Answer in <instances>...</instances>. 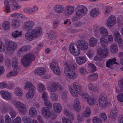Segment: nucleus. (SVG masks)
<instances>
[{"instance_id":"obj_1","label":"nucleus","mask_w":123,"mask_h":123,"mask_svg":"<svg viewBox=\"0 0 123 123\" xmlns=\"http://www.w3.org/2000/svg\"><path fill=\"white\" fill-rule=\"evenodd\" d=\"M68 88L71 95L74 97H77L79 94L81 96L83 99L86 100L90 105H93L97 103V98L91 97L88 93H83L81 86L77 82H73L72 86L71 85L68 86Z\"/></svg>"},{"instance_id":"obj_2","label":"nucleus","mask_w":123,"mask_h":123,"mask_svg":"<svg viewBox=\"0 0 123 123\" xmlns=\"http://www.w3.org/2000/svg\"><path fill=\"white\" fill-rule=\"evenodd\" d=\"M64 73L67 77L71 79L76 77V73L71 70L70 67L73 69H76L77 67V64L75 62H66L64 64Z\"/></svg>"},{"instance_id":"obj_3","label":"nucleus","mask_w":123,"mask_h":123,"mask_svg":"<svg viewBox=\"0 0 123 123\" xmlns=\"http://www.w3.org/2000/svg\"><path fill=\"white\" fill-rule=\"evenodd\" d=\"M17 46V44L12 42H7L4 46L3 43L0 41V52L6 51V53L10 55L13 54Z\"/></svg>"},{"instance_id":"obj_4","label":"nucleus","mask_w":123,"mask_h":123,"mask_svg":"<svg viewBox=\"0 0 123 123\" xmlns=\"http://www.w3.org/2000/svg\"><path fill=\"white\" fill-rule=\"evenodd\" d=\"M42 29L41 27L36 28L32 29L30 32H26L25 35V38L28 40L32 41L34 37L37 38L41 34Z\"/></svg>"},{"instance_id":"obj_5","label":"nucleus","mask_w":123,"mask_h":123,"mask_svg":"<svg viewBox=\"0 0 123 123\" xmlns=\"http://www.w3.org/2000/svg\"><path fill=\"white\" fill-rule=\"evenodd\" d=\"M3 105L2 106L1 112L3 113L9 112L12 118H14L17 115V113L9 104L5 101L2 102Z\"/></svg>"},{"instance_id":"obj_6","label":"nucleus","mask_w":123,"mask_h":123,"mask_svg":"<svg viewBox=\"0 0 123 123\" xmlns=\"http://www.w3.org/2000/svg\"><path fill=\"white\" fill-rule=\"evenodd\" d=\"M11 103L15 107L18 109L19 113L23 115H25L27 112V109L25 105L22 103L16 101L15 99H12Z\"/></svg>"},{"instance_id":"obj_7","label":"nucleus","mask_w":123,"mask_h":123,"mask_svg":"<svg viewBox=\"0 0 123 123\" xmlns=\"http://www.w3.org/2000/svg\"><path fill=\"white\" fill-rule=\"evenodd\" d=\"M48 90L51 92H55L56 90H61L63 87L59 83L57 82H52L48 83L47 86Z\"/></svg>"},{"instance_id":"obj_8","label":"nucleus","mask_w":123,"mask_h":123,"mask_svg":"<svg viewBox=\"0 0 123 123\" xmlns=\"http://www.w3.org/2000/svg\"><path fill=\"white\" fill-rule=\"evenodd\" d=\"M107 96L105 93H103L100 94L98 99L99 105L100 107L105 108L110 104L107 102Z\"/></svg>"},{"instance_id":"obj_9","label":"nucleus","mask_w":123,"mask_h":123,"mask_svg":"<svg viewBox=\"0 0 123 123\" xmlns=\"http://www.w3.org/2000/svg\"><path fill=\"white\" fill-rule=\"evenodd\" d=\"M64 113L69 119L67 118H62V120L63 123H72L71 120H73L74 119L73 114L66 109H65L64 111Z\"/></svg>"},{"instance_id":"obj_10","label":"nucleus","mask_w":123,"mask_h":123,"mask_svg":"<svg viewBox=\"0 0 123 123\" xmlns=\"http://www.w3.org/2000/svg\"><path fill=\"white\" fill-rule=\"evenodd\" d=\"M86 8L82 5H79L76 8V14L80 18L85 15L87 12Z\"/></svg>"},{"instance_id":"obj_11","label":"nucleus","mask_w":123,"mask_h":123,"mask_svg":"<svg viewBox=\"0 0 123 123\" xmlns=\"http://www.w3.org/2000/svg\"><path fill=\"white\" fill-rule=\"evenodd\" d=\"M77 43V47L78 49L84 50L88 49V44L86 41L84 40H80Z\"/></svg>"},{"instance_id":"obj_12","label":"nucleus","mask_w":123,"mask_h":123,"mask_svg":"<svg viewBox=\"0 0 123 123\" xmlns=\"http://www.w3.org/2000/svg\"><path fill=\"white\" fill-rule=\"evenodd\" d=\"M35 25L34 22L31 20H28L25 21L24 24V28L25 30L29 31L31 30Z\"/></svg>"},{"instance_id":"obj_13","label":"nucleus","mask_w":123,"mask_h":123,"mask_svg":"<svg viewBox=\"0 0 123 123\" xmlns=\"http://www.w3.org/2000/svg\"><path fill=\"white\" fill-rule=\"evenodd\" d=\"M77 47V44L75 43H72L70 44L69 46V50L70 52L73 55L75 56H78L80 54V50L78 49L76 50L75 52V50H76V48Z\"/></svg>"},{"instance_id":"obj_14","label":"nucleus","mask_w":123,"mask_h":123,"mask_svg":"<svg viewBox=\"0 0 123 123\" xmlns=\"http://www.w3.org/2000/svg\"><path fill=\"white\" fill-rule=\"evenodd\" d=\"M108 49L106 47H100L98 50V53L101 57H105L108 54Z\"/></svg>"},{"instance_id":"obj_15","label":"nucleus","mask_w":123,"mask_h":123,"mask_svg":"<svg viewBox=\"0 0 123 123\" xmlns=\"http://www.w3.org/2000/svg\"><path fill=\"white\" fill-rule=\"evenodd\" d=\"M50 109L46 107H44L42 108L41 113L44 118L48 119L50 117L51 113Z\"/></svg>"},{"instance_id":"obj_16","label":"nucleus","mask_w":123,"mask_h":123,"mask_svg":"<svg viewBox=\"0 0 123 123\" xmlns=\"http://www.w3.org/2000/svg\"><path fill=\"white\" fill-rule=\"evenodd\" d=\"M35 58L34 55L31 54L27 53L23 55L21 59V62L33 61Z\"/></svg>"},{"instance_id":"obj_17","label":"nucleus","mask_w":123,"mask_h":123,"mask_svg":"<svg viewBox=\"0 0 123 123\" xmlns=\"http://www.w3.org/2000/svg\"><path fill=\"white\" fill-rule=\"evenodd\" d=\"M50 67L53 70L55 74L57 75L60 74V71L56 62H52L50 64Z\"/></svg>"},{"instance_id":"obj_18","label":"nucleus","mask_w":123,"mask_h":123,"mask_svg":"<svg viewBox=\"0 0 123 123\" xmlns=\"http://www.w3.org/2000/svg\"><path fill=\"white\" fill-rule=\"evenodd\" d=\"M46 72V69L43 67H40L35 69L34 71V74L36 75L41 76L44 75Z\"/></svg>"},{"instance_id":"obj_19","label":"nucleus","mask_w":123,"mask_h":123,"mask_svg":"<svg viewBox=\"0 0 123 123\" xmlns=\"http://www.w3.org/2000/svg\"><path fill=\"white\" fill-rule=\"evenodd\" d=\"M0 94L4 99L9 100L11 99L12 94L7 91L1 90L0 91Z\"/></svg>"},{"instance_id":"obj_20","label":"nucleus","mask_w":123,"mask_h":123,"mask_svg":"<svg viewBox=\"0 0 123 123\" xmlns=\"http://www.w3.org/2000/svg\"><path fill=\"white\" fill-rule=\"evenodd\" d=\"M53 9L54 11L57 14L62 13L64 11V7L60 4H56L55 5Z\"/></svg>"},{"instance_id":"obj_21","label":"nucleus","mask_w":123,"mask_h":123,"mask_svg":"<svg viewBox=\"0 0 123 123\" xmlns=\"http://www.w3.org/2000/svg\"><path fill=\"white\" fill-rule=\"evenodd\" d=\"M116 22L115 17L113 15H111L108 18L107 24L108 27H111L116 23Z\"/></svg>"},{"instance_id":"obj_22","label":"nucleus","mask_w":123,"mask_h":123,"mask_svg":"<svg viewBox=\"0 0 123 123\" xmlns=\"http://www.w3.org/2000/svg\"><path fill=\"white\" fill-rule=\"evenodd\" d=\"M118 114V111L116 107L111 110L109 118L112 119H115Z\"/></svg>"},{"instance_id":"obj_23","label":"nucleus","mask_w":123,"mask_h":123,"mask_svg":"<svg viewBox=\"0 0 123 123\" xmlns=\"http://www.w3.org/2000/svg\"><path fill=\"white\" fill-rule=\"evenodd\" d=\"M11 24L13 28L17 29L20 25V20L18 18L13 19L12 21Z\"/></svg>"},{"instance_id":"obj_24","label":"nucleus","mask_w":123,"mask_h":123,"mask_svg":"<svg viewBox=\"0 0 123 123\" xmlns=\"http://www.w3.org/2000/svg\"><path fill=\"white\" fill-rule=\"evenodd\" d=\"M74 7L72 6H67L65 8V13L67 15L72 14L74 12Z\"/></svg>"},{"instance_id":"obj_25","label":"nucleus","mask_w":123,"mask_h":123,"mask_svg":"<svg viewBox=\"0 0 123 123\" xmlns=\"http://www.w3.org/2000/svg\"><path fill=\"white\" fill-rule=\"evenodd\" d=\"M35 90H29L25 94L26 98L28 99L33 98L35 96Z\"/></svg>"},{"instance_id":"obj_26","label":"nucleus","mask_w":123,"mask_h":123,"mask_svg":"<svg viewBox=\"0 0 123 123\" xmlns=\"http://www.w3.org/2000/svg\"><path fill=\"white\" fill-rule=\"evenodd\" d=\"M29 114L32 118H35L37 115V110L34 107L31 108L29 110Z\"/></svg>"},{"instance_id":"obj_27","label":"nucleus","mask_w":123,"mask_h":123,"mask_svg":"<svg viewBox=\"0 0 123 123\" xmlns=\"http://www.w3.org/2000/svg\"><path fill=\"white\" fill-rule=\"evenodd\" d=\"M12 1V0H5L4 1L5 9L6 12L9 13L11 11L10 6L9 3Z\"/></svg>"},{"instance_id":"obj_28","label":"nucleus","mask_w":123,"mask_h":123,"mask_svg":"<svg viewBox=\"0 0 123 123\" xmlns=\"http://www.w3.org/2000/svg\"><path fill=\"white\" fill-rule=\"evenodd\" d=\"M118 87H116V92L118 93L119 92H123V80L119 81L118 83Z\"/></svg>"},{"instance_id":"obj_29","label":"nucleus","mask_w":123,"mask_h":123,"mask_svg":"<svg viewBox=\"0 0 123 123\" xmlns=\"http://www.w3.org/2000/svg\"><path fill=\"white\" fill-rule=\"evenodd\" d=\"M110 50L111 52L113 54H115L117 52L118 48L117 44L115 43L112 44L110 45Z\"/></svg>"},{"instance_id":"obj_30","label":"nucleus","mask_w":123,"mask_h":123,"mask_svg":"<svg viewBox=\"0 0 123 123\" xmlns=\"http://www.w3.org/2000/svg\"><path fill=\"white\" fill-rule=\"evenodd\" d=\"M98 39L94 37H92L90 38L89 40V45L91 47H95L97 43Z\"/></svg>"},{"instance_id":"obj_31","label":"nucleus","mask_w":123,"mask_h":123,"mask_svg":"<svg viewBox=\"0 0 123 123\" xmlns=\"http://www.w3.org/2000/svg\"><path fill=\"white\" fill-rule=\"evenodd\" d=\"M14 93L17 96L21 97L23 95V92L21 88L17 87L14 89Z\"/></svg>"},{"instance_id":"obj_32","label":"nucleus","mask_w":123,"mask_h":123,"mask_svg":"<svg viewBox=\"0 0 123 123\" xmlns=\"http://www.w3.org/2000/svg\"><path fill=\"white\" fill-rule=\"evenodd\" d=\"M53 106L55 111L59 113L62 111L61 106L59 103H54Z\"/></svg>"},{"instance_id":"obj_33","label":"nucleus","mask_w":123,"mask_h":123,"mask_svg":"<svg viewBox=\"0 0 123 123\" xmlns=\"http://www.w3.org/2000/svg\"><path fill=\"white\" fill-rule=\"evenodd\" d=\"M24 88L25 89H29V90H35L36 87L30 82L27 81L26 83Z\"/></svg>"},{"instance_id":"obj_34","label":"nucleus","mask_w":123,"mask_h":123,"mask_svg":"<svg viewBox=\"0 0 123 123\" xmlns=\"http://www.w3.org/2000/svg\"><path fill=\"white\" fill-rule=\"evenodd\" d=\"M99 14V9L97 8L92 9L90 12V13L91 16L93 17H96Z\"/></svg>"},{"instance_id":"obj_35","label":"nucleus","mask_w":123,"mask_h":123,"mask_svg":"<svg viewBox=\"0 0 123 123\" xmlns=\"http://www.w3.org/2000/svg\"><path fill=\"white\" fill-rule=\"evenodd\" d=\"M88 89L92 92L96 91L98 89V87L92 83H89L87 85Z\"/></svg>"},{"instance_id":"obj_36","label":"nucleus","mask_w":123,"mask_h":123,"mask_svg":"<svg viewBox=\"0 0 123 123\" xmlns=\"http://www.w3.org/2000/svg\"><path fill=\"white\" fill-rule=\"evenodd\" d=\"M98 74L96 73H93L89 74V78L92 81H96L98 79Z\"/></svg>"},{"instance_id":"obj_37","label":"nucleus","mask_w":123,"mask_h":123,"mask_svg":"<svg viewBox=\"0 0 123 123\" xmlns=\"http://www.w3.org/2000/svg\"><path fill=\"white\" fill-rule=\"evenodd\" d=\"M37 88L38 91L40 93L43 92L46 89L43 84L41 83H39L37 84Z\"/></svg>"},{"instance_id":"obj_38","label":"nucleus","mask_w":123,"mask_h":123,"mask_svg":"<svg viewBox=\"0 0 123 123\" xmlns=\"http://www.w3.org/2000/svg\"><path fill=\"white\" fill-rule=\"evenodd\" d=\"M91 111L90 108L88 107H87L85 111L83 113V116L85 117H88L91 115Z\"/></svg>"},{"instance_id":"obj_39","label":"nucleus","mask_w":123,"mask_h":123,"mask_svg":"<svg viewBox=\"0 0 123 123\" xmlns=\"http://www.w3.org/2000/svg\"><path fill=\"white\" fill-rule=\"evenodd\" d=\"M100 32L101 36L105 37H106L108 34L106 29L104 27H101L100 28Z\"/></svg>"},{"instance_id":"obj_40","label":"nucleus","mask_w":123,"mask_h":123,"mask_svg":"<svg viewBox=\"0 0 123 123\" xmlns=\"http://www.w3.org/2000/svg\"><path fill=\"white\" fill-rule=\"evenodd\" d=\"M10 22L8 21H4L2 24L3 29L5 31L9 30L10 28Z\"/></svg>"},{"instance_id":"obj_41","label":"nucleus","mask_w":123,"mask_h":123,"mask_svg":"<svg viewBox=\"0 0 123 123\" xmlns=\"http://www.w3.org/2000/svg\"><path fill=\"white\" fill-rule=\"evenodd\" d=\"M12 35L13 38H16L21 37L22 35V31H19L17 30L13 32Z\"/></svg>"},{"instance_id":"obj_42","label":"nucleus","mask_w":123,"mask_h":123,"mask_svg":"<svg viewBox=\"0 0 123 123\" xmlns=\"http://www.w3.org/2000/svg\"><path fill=\"white\" fill-rule=\"evenodd\" d=\"M16 1H14L12 2V10L13 11L19 9L21 7L20 5Z\"/></svg>"},{"instance_id":"obj_43","label":"nucleus","mask_w":123,"mask_h":123,"mask_svg":"<svg viewBox=\"0 0 123 123\" xmlns=\"http://www.w3.org/2000/svg\"><path fill=\"white\" fill-rule=\"evenodd\" d=\"M48 37L51 40H54L57 38V37L56 36L54 31H51L49 32Z\"/></svg>"},{"instance_id":"obj_44","label":"nucleus","mask_w":123,"mask_h":123,"mask_svg":"<svg viewBox=\"0 0 123 123\" xmlns=\"http://www.w3.org/2000/svg\"><path fill=\"white\" fill-rule=\"evenodd\" d=\"M22 120L24 123H31V118L28 116L23 117Z\"/></svg>"},{"instance_id":"obj_45","label":"nucleus","mask_w":123,"mask_h":123,"mask_svg":"<svg viewBox=\"0 0 123 123\" xmlns=\"http://www.w3.org/2000/svg\"><path fill=\"white\" fill-rule=\"evenodd\" d=\"M100 41L102 46V47H106L105 44H107V41L106 39L102 37L100 38Z\"/></svg>"},{"instance_id":"obj_46","label":"nucleus","mask_w":123,"mask_h":123,"mask_svg":"<svg viewBox=\"0 0 123 123\" xmlns=\"http://www.w3.org/2000/svg\"><path fill=\"white\" fill-rule=\"evenodd\" d=\"M18 73L16 71L12 70L9 73L6 75V77L8 78L10 76H15L18 74Z\"/></svg>"},{"instance_id":"obj_47","label":"nucleus","mask_w":123,"mask_h":123,"mask_svg":"<svg viewBox=\"0 0 123 123\" xmlns=\"http://www.w3.org/2000/svg\"><path fill=\"white\" fill-rule=\"evenodd\" d=\"M92 121L93 123H102V121L98 117H94L92 119Z\"/></svg>"},{"instance_id":"obj_48","label":"nucleus","mask_w":123,"mask_h":123,"mask_svg":"<svg viewBox=\"0 0 123 123\" xmlns=\"http://www.w3.org/2000/svg\"><path fill=\"white\" fill-rule=\"evenodd\" d=\"M88 67L90 70L92 72H95L96 70V67L92 64H88Z\"/></svg>"},{"instance_id":"obj_49","label":"nucleus","mask_w":123,"mask_h":123,"mask_svg":"<svg viewBox=\"0 0 123 123\" xmlns=\"http://www.w3.org/2000/svg\"><path fill=\"white\" fill-rule=\"evenodd\" d=\"M115 41L119 44V46L122 45L123 43V41L121 36L114 39Z\"/></svg>"},{"instance_id":"obj_50","label":"nucleus","mask_w":123,"mask_h":123,"mask_svg":"<svg viewBox=\"0 0 123 123\" xmlns=\"http://www.w3.org/2000/svg\"><path fill=\"white\" fill-rule=\"evenodd\" d=\"M87 61L86 58L84 56L78 57L76 59V62H86Z\"/></svg>"},{"instance_id":"obj_51","label":"nucleus","mask_w":123,"mask_h":123,"mask_svg":"<svg viewBox=\"0 0 123 123\" xmlns=\"http://www.w3.org/2000/svg\"><path fill=\"white\" fill-rule=\"evenodd\" d=\"M5 119L6 123H12L11 118L9 115L7 114L5 115Z\"/></svg>"},{"instance_id":"obj_52","label":"nucleus","mask_w":123,"mask_h":123,"mask_svg":"<svg viewBox=\"0 0 123 123\" xmlns=\"http://www.w3.org/2000/svg\"><path fill=\"white\" fill-rule=\"evenodd\" d=\"M44 103L46 106H47L49 108H51L52 106V104L50 101L48 99L44 100Z\"/></svg>"},{"instance_id":"obj_53","label":"nucleus","mask_w":123,"mask_h":123,"mask_svg":"<svg viewBox=\"0 0 123 123\" xmlns=\"http://www.w3.org/2000/svg\"><path fill=\"white\" fill-rule=\"evenodd\" d=\"M114 64H118L117 62H106V67L111 68H113V66Z\"/></svg>"},{"instance_id":"obj_54","label":"nucleus","mask_w":123,"mask_h":123,"mask_svg":"<svg viewBox=\"0 0 123 123\" xmlns=\"http://www.w3.org/2000/svg\"><path fill=\"white\" fill-rule=\"evenodd\" d=\"M50 97L53 101H56L58 99V95L55 93H51L50 94Z\"/></svg>"},{"instance_id":"obj_55","label":"nucleus","mask_w":123,"mask_h":123,"mask_svg":"<svg viewBox=\"0 0 123 123\" xmlns=\"http://www.w3.org/2000/svg\"><path fill=\"white\" fill-rule=\"evenodd\" d=\"M79 72L80 74L85 76L87 72L86 70L83 67H81L79 69Z\"/></svg>"},{"instance_id":"obj_56","label":"nucleus","mask_w":123,"mask_h":123,"mask_svg":"<svg viewBox=\"0 0 123 123\" xmlns=\"http://www.w3.org/2000/svg\"><path fill=\"white\" fill-rule=\"evenodd\" d=\"M21 118L19 116H17L14 119L12 123H21Z\"/></svg>"},{"instance_id":"obj_57","label":"nucleus","mask_w":123,"mask_h":123,"mask_svg":"<svg viewBox=\"0 0 123 123\" xmlns=\"http://www.w3.org/2000/svg\"><path fill=\"white\" fill-rule=\"evenodd\" d=\"M7 84L5 82L0 83V88L3 89L7 87Z\"/></svg>"},{"instance_id":"obj_58","label":"nucleus","mask_w":123,"mask_h":123,"mask_svg":"<svg viewBox=\"0 0 123 123\" xmlns=\"http://www.w3.org/2000/svg\"><path fill=\"white\" fill-rule=\"evenodd\" d=\"M73 107L75 110L77 111H80L81 109V107L80 105L74 104Z\"/></svg>"},{"instance_id":"obj_59","label":"nucleus","mask_w":123,"mask_h":123,"mask_svg":"<svg viewBox=\"0 0 123 123\" xmlns=\"http://www.w3.org/2000/svg\"><path fill=\"white\" fill-rule=\"evenodd\" d=\"M100 116L101 118L104 122L106 121L107 119V116L106 114L104 113H102L100 114Z\"/></svg>"},{"instance_id":"obj_60","label":"nucleus","mask_w":123,"mask_h":123,"mask_svg":"<svg viewBox=\"0 0 123 123\" xmlns=\"http://www.w3.org/2000/svg\"><path fill=\"white\" fill-rule=\"evenodd\" d=\"M67 93L66 92H63L61 94V97L62 99L64 100H67L68 99Z\"/></svg>"},{"instance_id":"obj_61","label":"nucleus","mask_w":123,"mask_h":123,"mask_svg":"<svg viewBox=\"0 0 123 123\" xmlns=\"http://www.w3.org/2000/svg\"><path fill=\"white\" fill-rule=\"evenodd\" d=\"M59 23V22L58 20L54 21L53 23V27L54 29H56Z\"/></svg>"},{"instance_id":"obj_62","label":"nucleus","mask_w":123,"mask_h":123,"mask_svg":"<svg viewBox=\"0 0 123 123\" xmlns=\"http://www.w3.org/2000/svg\"><path fill=\"white\" fill-rule=\"evenodd\" d=\"M23 11L26 13H32V9L30 8H24Z\"/></svg>"},{"instance_id":"obj_63","label":"nucleus","mask_w":123,"mask_h":123,"mask_svg":"<svg viewBox=\"0 0 123 123\" xmlns=\"http://www.w3.org/2000/svg\"><path fill=\"white\" fill-rule=\"evenodd\" d=\"M113 36L114 39L121 36L119 31H116L113 33Z\"/></svg>"},{"instance_id":"obj_64","label":"nucleus","mask_w":123,"mask_h":123,"mask_svg":"<svg viewBox=\"0 0 123 123\" xmlns=\"http://www.w3.org/2000/svg\"><path fill=\"white\" fill-rule=\"evenodd\" d=\"M117 98L118 101L121 102H123V93L117 95Z\"/></svg>"}]
</instances>
